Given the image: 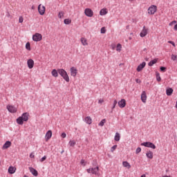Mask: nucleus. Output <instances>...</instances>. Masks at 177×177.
I'll use <instances>...</instances> for the list:
<instances>
[{
    "mask_svg": "<svg viewBox=\"0 0 177 177\" xmlns=\"http://www.w3.org/2000/svg\"><path fill=\"white\" fill-rule=\"evenodd\" d=\"M23 121H24V120H23V118H21V116H20L19 118H18L17 119V124H19V125H23V124H24Z\"/></svg>",
    "mask_w": 177,
    "mask_h": 177,
    "instance_id": "nucleus-25",
    "label": "nucleus"
},
{
    "mask_svg": "<svg viewBox=\"0 0 177 177\" xmlns=\"http://www.w3.org/2000/svg\"><path fill=\"white\" fill-rule=\"evenodd\" d=\"M141 146H144L145 147H149L150 149H156V145L153 144V142H145L141 143Z\"/></svg>",
    "mask_w": 177,
    "mask_h": 177,
    "instance_id": "nucleus-5",
    "label": "nucleus"
},
{
    "mask_svg": "<svg viewBox=\"0 0 177 177\" xmlns=\"http://www.w3.org/2000/svg\"><path fill=\"white\" fill-rule=\"evenodd\" d=\"M174 24H176V21H173L169 23V26H174Z\"/></svg>",
    "mask_w": 177,
    "mask_h": 177,
    "instance_id": "nucleus-47",
    "label": "nucleus"
},
{
    "mask_svg": "<svg viewBox=\"0 0 177 177\" xmlns=\"http://www.w3.org/2000/svg\"><path fill=\"white\" fill-rule=\"evenodd\" d=\"M21 118L24 120V121H28V113H23Z\"/></svg>",
    "mask_w": 177,
    "mask_h": 177,
    "instance_id": "nucleus-21",
    "label": "nucleus"
},
{
    "mask_svg": "<svg viewBox=\"0 0 177 177\" xmlns=\"http://www.w3.org/2000/svg\"><path fill=\"white\" fill-rule=\"evenodd\" d=\"M80 164L82 167H85L86 165V161L84 159H82L80 161Z\"/></svg>",
    "mask_w": 177,
    "mask_h": 177,
    "instance_id": "nucleus-33",
    "label": "nucleus"
},
{
    "mask_svg": "<svg viewBox=\"0 0 177 177\" xmlns=\"http://www.w3.org/2000/svg\"><path fill=\"white\" fill-rule=\"evenodd\" d=\"M122 46H121V44H118L117 45V47H116V50L118 52H121V49H122Z\"/></svg>",
    "mask_w": 177,
    "mask_h": 177,
    "instance_id": "nucleus-32",
    "label": "nucleus"
},
{
    "mask_svg": "<svg viewBox=\"0 0 177 177\" xmlns=\"http://www.w3.org/2000/svg\"><path fill=\"white\" fill-rule=\"evenodd\" d=\"M173 92H174V89H172V88H167L166 91V93H167V96H171V95H172Z\"/></svg>",
    "mask_w": 177,
    "mask_h": 177,
    "instance_id": "nucleus-28",
    "label": "nucleus"
},
{
    "mask_svg": "<svg viewBox=\"0 0 177 177\" xmlns=\"http://www.w3.org/2000/svg\"><path fill=\"white\" fill-rule=\"evenodd\" d=\"M34 157H35L34 153H31L30 154V158H34Z\"/></svg>",
    "mask_w": 177,
    "mask_h": 177,
    "instance_id": "nucleus-51",
    "label": "nucleus"
},
{
    "mask_svg": "<svg viewBox=\"0 0 177 177\" xmlns=\"http://www.w3.org/2000/svg\"><path fill=\"white\" fill-rule=\"evenodd\" d=\"M117 103H118L117 100H115L113 102V106L112 107V110H114V109H115V106H117Z\"/></svg>",
    "mask_w": 177,
    "mask_h": 177,
    "instance_id": "nucleus-42",
    "label": "nucleus"
},
{
    "mask_svg": "<svg viewBox=\"0 0 177 177\" xmlns=\"http://www.w3.org/2000/svg\"><path fill=\"white\" fill-rule=\"evenodd\" d=\"M46 141L48 142L50 138H52V131L49 130L46 134Z\"/></svg>",
    "mask_w": 177,
    "mask_h": 177,
    "instance_id": "nucleus-19",
    "label": "nucleus"
},
{
    "mask_svg": "<svg viewBox=\"0 0 177 177\" xmlns=\"http://www.w3.org/2000/svg\"><path fill=\"white\" fill-rule=\"evenodd\" d=\"M58 17L59 19H63V17H64V12L63 11H60L58 13Z\"/></svg>",
    "mask_w": 177,
    "mask_h": 177,
    "instance_id": "nucleus-30",
    "label": "nucleus"
},
{
    "mask_svg": "<svg viewBox=\"0 0 177 177\" xmlns=\"http://www.w3.org/2000/svg\"><path fill=\"white\" fill-rule=\"evenodd\" d=\"M136 82H137V84H140L142 82V81H140V80L139 79H136Z\"/></svg>",
    "mask_w": 177,
    "mask_h": 177,
    "instance_id": "nucleus-50",
    "label": "nucleus"
},
{
    "mask_svg": "<svg viewBox=\"0 0 177 177\" xmlns=\"http://www.w3.org/2000/svg\"><path fill=\"white\" fill-rule=\"evenodd\" d=\"M122 165L125 168H128V169H129L131 168V164H129V162H128V161L122 162Z\"/></svg>",
    "mask_w": 177,
    "mask_h": 177,
    "instance_id": "nucleus-23",
    "label": "nucleus"
},
{
    "mask_svg": "<svg viewBox=\"0 0 177 177\" xmlns=\"http://www.w3.org/2000/svg\"><path fill=\"white\" fill-rule=\"evenodd\" d=\"M141 151H142V149L140 147H138L136 150V153L139 154V153H140Z\"/></svg>",
    "mask_w": 177,
    "mask_h": 177,
    "instance_id": "nucleus-41",
    "label": "nucleus"
},
{
    "mask_svg": "<svg viewBox=\"0 0 177 177\" xmlns=\"http://www.w3.org/2000/svg\"><path fill=\"white\" fill-rule=\"evenodd\" d=\"M168 44H171L174 48L176 46L175 45V42H174V41H168Z\"/></svg>",
    "mask_w": 177,
    "mask_h": 177,
    "instance_id": "nucleus-45",
    "label": "nucleus"
},
{
    "mask_svg": "<svg viewBox=\"0 0 177 177\" xmlns=\"http://www.w3.org/2000/svg\"><path fill=\"white\" fill-rule=\"evenodd\" d=\"M120 138H121V136L119 134V133H115V138H114L115 142H120Z\"/></svg>",
    "mask_w": 177,
    "mask_h": 177,
    "instance_id": "nucleus-27",
    "label": "nucleus"
},
{
    "mask_svg": "<svg viewBox=\"0 0 177 177\" xmlns=\"http://www.w3.org/2000/svg\"><path fill=\"white\" fill-rule=\"evenodd\" d=\"M140 177H146V174H142Z\"/></svg>",
    "mask_w": 177,
    "mask_h": 177,
    "instance_id": "nucleus-52",
    "label": "nucleus"
},
{
    "mask_svg": "<svg viewBox=\"0 0 177 177\" xmlns=\"http://www.w3.org/2000/svg\"><path fill=\"white\" fill-rule=\"evenodd\" d=\"M176 59H177V56L176 55H171V60H174V61H175V60H176Z\"/></svg>",
    "mask_w": 177,
    "mask_h": 177,
    "instance_id": "nucleus-43",
    "label": "nucleus"
},
{
    "mask_svg": "<svg viewBox=\"0 0 177 177\" xmlns=\"http://www.w3.org/2000/svg\"><path fill=\"white\" fill-rule=\"evenodd\" d=\"M24 21V19L23 18V17H19V23H23Z\"/></svg>",
    "mask_w": 177,
    "mask_h": 177,
    "instance_id": "nucleus-44",
    "label": "nucleus"
},
{
    "mask_svg": "<svg viewBox=\"0 0 177 177\" xmlns=\"http://www.w3.org/2000/svg\"><path fill=\"white\" fill-rule=\"evenodd\" d=\"M66 136H67V135L66 134V133H62L61 135V137L64 139L66 138Z\"/></svg>",
    "mask_w": 177,
    "mask_h": 177,
    "instance_id": "nucleus-48",
    "label": "nucleus"
},
{
    "mask_svg": "<svg viewBox=\"0 0 177 177\" xmlns=\"http://www.w3.org/2000/svg\"><path fill=\"white\" fill-rule=\"evenodd\" d=\"M58 73L59 74V75H61V77L64 78V80H65V81H66V82H70V77H68L67 72L64 69H58Z\"/></svg>",
    "mask_w": 177,
    "mask_h": 177,
    "instance_id": "nucleus-1",
    "label": "nucleus"
},
{
    "mask_svg": "<svg viewBox=\"0 0 177 177\" xmlns=\"http://www.w3.org/2000/svg\"><path fill=\"white\" fill-rule=\"evenodd\" d=\"M24 177H28L27 175H25Z\"/></svg>",
    "mask_w": 177,
    "mask_h": 177,
    "instance_id": "nucleus-54",
    "label": "nucleus"
},
{
    "mask_svg": "<svg viewBox=\"0 0 177 177\" xmlns=\"http://www.w3.org/2000/svg\"><path fill=\"white\" fill-rule=\"evenodd\" d=\"M130 2H133L135 0H129Z\"/></svg>",
    "mask_w": 177,
    "mask_h": 177,
    "instance_id": "nucleus-53",
    "label": "nucleus"
},
{
    "mask_svg": "<svg viewBox=\"0 0 177 177\" xmlns=\"http://www.w3.org/2000/svg\"><path fill=\"white\" fill-rule=\"evenodd\" d=\"M84 121L85 122H86V124H88V125H91L92 124V118H91V116H87L84 118Z\"/></svg>",
    "mask_w": 177,
    "mask_h": 177,
    "instance_id": "nucleus-20",
    "label": "nucleus"
},
{
    "mask_svg": "<svg viewBox=\"0 0 177 177\" xmlns=\"http://www.w3.org/2000/svg\"><path fill=\"white\" fill-rule=\"evenodd\" d=\"M165 70H167L166 67H164V66L160 67V71H165Z\"/></svg>",
    "mask_w": 177,
    "mask_h": 177,
    "instance_id": "nucleus-49",
    "label": "nucleus"
},
{
    "mask_svg": "<svg viewBox=\"0 0 177 177\" xmlns=\"http://www.w3.org/2000/svg\"><path fill=\"white\" fill-rule=\"evenodd\" d=\"M29 171L34 176H38V171L33 167H29Z\"/></svg>",
    "mask_w": 177,
    "mask_h": 177,
    "instance_id": "nucleus-18",
    "label": "nucleus"
},
{
    "mask_svg": "<svg viewBox=\"0 0 177 177\" xmlns=\"http://www.w3.org/2000/svg\"><path fill=\"white\" fill-rule=\"evenodd\" d=\"M45 160H46V156H44L43 158H41L40 159V162H44V161H45Z\"/></svg>",
    "mask_w": 177,
    "mask_h": 177,
    "instance_id": "nucleus-46",
    "label": "nucleus"
},
{
    "mask_svg": "<svg viewBox=\"0 0 177 177\" xmlns=\"http://www.w3.org/2000/svg\"><path fill=\"white\" fill-rule=\"evenodd\" d=\"M77 73H78V70L76 69L75 67L73 66L71 68V75L72 77H77Z\"/></svg>",
    "mask_w": 177,
    "mask_h": 177,
    "instance_id": "nucleus-9",
    "label": "nucleus"
},
{
    "mask_svg": "<svg viewBox=\"0 0 177 177\" xmlns=\"http://www.w3.org/2000/svg\"><path fill=\"white\" fill-rule=\"evenodd\" d=\"M107 13H109V10H107V8H102L100 11V16H106Z\"/></svg>",
    "mask_w": 177,
    "mask_h": 177,
    "instance_id": "nucleus-17",
    "label": "nucleus"
},
{
    "mask_svg": "<svg viewBox=\"0 0 177 177\" xmlns=\"http://www.w3.org/2000/svg\"><path fill=\"white\" fill-rule=\"evenodd\" d=\"M80 42L83 46H88V45H89V44H88V39H86L85 37H82L80 39Z\"/></svg>",
    "mask_w": 177,
    "mask_h": 177,
    "instance_id": "nucleus-13",
    "label": "nucleus"
},
{
    "mask_svg": "<svg viewBox=\"0 0 177 177\" xmlns=\"http://www.w3.org/2000/svg\"><path fill=\"white\" fill-rule=\"evenodd\" d=\"M145 67H146V62H142L137 67L136 71L139 73L142 71Z\"/></svg>",
    "mask_w": 177,
    "mask_h": 177,
    "instance_id": "nucleus-12",
    "label": "nucleus"
},
{
    "mask_svg": "<svg viewBox=\"0 0 177 177\" xmlns=\"http://www.w3.org/2000/svg\"><path fill=\"white\" fill-rule=\"evenodd\" d=\"M7 110L10 113H16L17 111V109L13 105H7Z\"/></svg>",
    "mask_w": 177,
    "mask_h": 177,
    "instance_id": "nucleus-8",
    "label": "nucleus"
},
{
    "mask_svg": "<svg viewBox=\"0 0 177 177\" xmlns=\"http://www.w3.org/2000/svg\"><path fill=\"white\" fill-rule=\"evenodd\" d=\"M32 39L35 42H39V41H42V35L39 33H35L32 36Z\"/></svg>",
    "mask_w": 177,
    "mask_h": 177,
    "instance_id": "nucleus-4",
    "label": "nucleus"
},
{
    "mask_svg": "<svg viewBox=\"0 0 177 177\" xmlns=\"http://www.w3.org/2000/svg\"><path fill=\"white\" fill-rule=\"evenodd\" d=\"M51 74L53 77H59V71H57L56 69H53L51 72Z\"/></svg>",
    "mask_w": 177,
    "mask_h": 177,
    "instance_id": "nucleus-22",
    "label": "nucleus"
},
{
    "mask_svg": "<svg viewBox=\"0 0 177 177\" xmlns=\"http://www.w3.org/2000/svg\"><path fill=\"white\" fill-rule=\"evenodd\" d=\"M64 22V24H71V20H70L69 19H65Z\"/></svg>",
    "mask_w": 177,
    "mask_h": 177,
    "instance_id": "nucleus-36",
    "label": "nucleus"
},
{
    "mask_svg": "<svg viewBox=\"0 0 177 177\" xmlns=\"http://www.w3.org/2000/svg\"><path fill=\"white\" fill-rule=\"evenodd\" d=\"M100 32H101V34H106V28L105 27H102L101 28Z\"/></svg>",
    "mask_w": 177,
    "mask_h": 177,
    "instance_id": "nucleus-38",
    "label": "nucleus"
},
{
    "mask_svg": "<svg viewBox=\"0 0 177 177\" xmlns=\"http://www.w3.org/2000/svg\"><path fill=\"white\" fill-rule=\"evenodd\" d=\"M26 48L27 50H31V46L30 44V42H27L26 44Z\"/></svg>",
    "mask_w": 177,
    "mask_h": 177,
    "instance_id": "nucleus-31",
    "label": "nucleus"
},
{
    "mask_svg": "<svg viewBox=\"0 0 177 177\" xmlns=\"http://www.w3.org/2000/svg\"><path fill=\"white\" fill-rule=\"evenodd\" d=\"M141 100L142 103H146L147 100V95L146 94V91H142L141 94Z\"/></svg>",
    "mask_w": 177,
    "mask_h": 177,
    "instance_id": "nucleus-11",
    "label": "nucleus"
},
{
    "mask_svg": "<svg viewBox=\"0 0 177 177\" xmlns=\"http://www.w3.org/2000/svg\"><path fill=\"white\" fill-rule=\"evenodd\" d=\"M118 106L120 109H124L125 106H127V101L125 99H122L120 101L118 102Z\"/></svg>",
    "mask_w": 177,
    "mask_h": 177,
    "instance_id": "nucleus-10",
    "label": "nucleus"
},
{
    "mask_svg": "<svg viewBox=\"0 0 177 177\" xmlns=\"http://www.w3.org/2000/svg\"><path fill=\"white\" fill-rule=\"evenodd\" d=\"M156 80L158 82H160V81H161V77H160V73L156 74Z\"/></svg>",
    "mask_w": 177,
    "mask_h": 177,
    "instance_id": "nucleus-37",
    "label": "nucleus"
},
{
    "mask_svg": "<svg viewBox=\"0 0 177 177\" xmlns=\"http://www.w3.org/2000/svg\"><path fill=\"white\" fill-rule=\"evenodd\" d=\"M27 65L28 68H32L34 67V60L32 59H30L27 61Z\"/></svg>",
    "mask_w": 177,
    "mask_h": 177,
    "instance_id": "nucleus-14",
    "label": "nucleus"
},
{
    "mask_svg": "<svg viewBox=\"0 0 177 177\" xmlns=\"http://www.w3.org/2000/svg\"><path fill=\"white\" fill-rule=\"evenodd\" d=\"M158 59H154L152 61L149 62V66H151L153 64H156V63H157Z\"/></svg>",
    "mask_w": 177,
    "mask_h": 177,
    "instance_id": "nucleus-29",
    "label": "nucleus"
},
{
    "mask_svg": "<svg viewBox=\"0 0 177 177\" xmlns=\"http://www.w3.org/2000/svg\"><path fill=\"white\" fill-rule=\"evenodd\" d=\"M75 142L74 140H71L69 141V145L71 147H74V146H75Z\"/></svg>",
    "mask_w": 177,
    "mask_h": 177,
    "instance_id": "nucleus-35",
    "label": "nucleus"
},
{
    "mask_svg": "<svg viewBox=\"0 0 177 177\" xmlns=\"http://www.w3.org/2000/svg\"><path fill=\"white\" fill-rule=\"evenodd\" d=\"M117 149V145H114L111 148V153H114V150Z\"/></svg>",
    "mask_w": 177,
    "mask_h": 177,
    "instance_id": "nucleus-40",
    "label": "nucleus"
},
{
    "mask_svg": "<svg viewBox=\"0 0 177 177\" xmlns=\"http://www.w3.org/2000/svg\"><path fill=\"white\" fill-rule=\"evenodd\" d=\"M147 12H148V15L153 16V15H155L157 12V6L151 5V6L149 7Z\"/></svg>",
    "mask_w": 177,
    "mask_h": 177,
    "instance_id": "nucleus-3",
    "label": "nucleus"
},
{
    "mask_svg": "<svg viewBox=\"0 0 177 177\" xmlns=\"http://www.w3.org/2000/svg\"><path fill=\"white\" fill-rule=\"evenodd\" d=\"M87 172L88 174H92L93 175L100 176V173H99V167L88 169Z\"/></svg>",
    "mask_w": 177,
    "mask_h": 177,
    "instance_id": "nucleus-2",
    "label": "nucleus"
},
{
    "mask_svg": "<svg viewBox=\"0 0 177 177\" xmlns=\"http://www.w3.org/2000/svg\"><path fill=\"white\" fill-rule=\"evenodd\" d=\"M104 124H106V119H103L100 123H99V126L100 127H103L104 125Z\"/></svg>",
    "mask_w": 177,
    "mask_h": 177,
    "instance_id": "nucleus-34",
    "label": "nucleus"
},
{
    "mask_svg": "<svg viewBox=\"0 0 177 177\" xmlns=\"http://www.w3.org/2000/svg\"><path fill=\"white\" fill-rule=\"evenodd\" d=\"M8 172L11 174H15L16 172V168L11 166L8 168Z\"/></svg>",
    "mask_w": 177,
    "mask_h": 177,
    "instance_id": "nucleus-24",
    "label": "nucleus"
},
{
    "mask_svg": "<svg viewBox=\"0 0 177 177\" xmlns=\"http://www.w3.org/2000/svg\"><path fill=\"white\" fill-rule=\"evenodd\" d=\"M146 156L147 158H150V160L153 159V153L151 152V151H147Z\"/></svg>",
    "mask_w": 177,
    "mask_h": 177,
    "instance_id": "nucleus-26",
    "label": "nucleus"
},
{
    "mask_svg": "<svg viewBox=\"0 0 177 177\" xmlns=\"http://www.w3.org/2000/svg\"><path fill=\"white\" fill-rule=\"evenodd\" d=\"M10 146H12V142H10V141H6V143L3 145L2 149L5 150L6 149H9Z\"/></svg>",
    "mask_w": 177,
    "mask_h": 177,
    "instance_id": "nucleus-16",
    "label": "nucleus"
},
{
    "mask_svg": "<svg viewBox=\"0 0 177 177\" xmlns=\"http://www.w3.org/2000/svg\"><path fill=\"white\" fill-rule=\"evenodd\" d=\"M84 14L87 16V17H93V11L91 8H86L84 10Z\"/></svg>",
    "mask_w": 177,
    "mask_h": 177,
    "instance_id": "nucleus-7",
    "label": "nucleus"
},
{
    "mask_svg": "<svg viewBox=\"0 0 177 177\" xmlns=\"http://www.w3.org/2000/svg\"><path fill=\"white\" fill-rule=\"evenodd\" d=\"M104 103V100L103 98L99 99L98 100V104H103Z\"/></svg>",
    "mask_w": 177,
    "mask_h": 177,
    "instance_id": "nucleus-39",
    "label": "nucleus"
},
{
    "mask_svg": "<svg viewBox=\"0 0 177 177\" xmlns=\"http://www.w3.org/2000/svg\"><path fill=\"white\" fill-rule=\"evenodd\" d=\"M45 6H42V4H39L38 6V12L41 16H44V15H45Z\"/></svg>",
    "mask_w": 177,
    "mask_h": 177,
    "instance_id": "nucleus-6",
    "label": "nucleus"
},
{
    "mask_svg": "<svg viewBox=\"0 0 177 177\" xmlns=\"http://www.w3.org/2000/svg\"><path fill=\"white\" fill-rule=\"evenodd\" d=\"M140 37L143 38L144 37H146L147 35V29H146V27H143L142 30L141 31L140 34Z\"/></svg>",
    "mask_w": 177,
    "mask_h": 177,
    "instance_id": "nucleus-15",
    "label": "nucleus"
}]
</instances>
